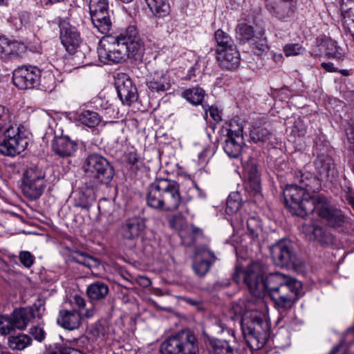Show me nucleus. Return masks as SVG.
I'll list each match as a JSON object with an SVG mask.
<instances>
[{
  "label": "nucleus",
  "instance_id": "1",
  "mask_svg": "<svg viewBox=\"0 0 354 354\" xmlns=\"http://www.w3.org/2000/svg\"><path fill=\"white\" fill-rule=\"evenodd\" d=\"M283 197L289 212L301 218L312 215L329 227L337 229L346 223V216L331 201L323 194L310 195L304 187L297 185H287Z\"/></svg>",
  "mask_w": 354,
  "mask_h": 354
},
{
  "label": "nucleus",
  "instance_id": "2",
  "mask_svg": "<svg viewBox=\"0 0 354 354\" xmlns=\"http://www.w3.org/2000/svg\"><path fill=\"white\" fill-rule=\"evenodd\" d=\"M261 297L268 294L278 309L290 308L300 297L301 283L279 272L270 273L260 284Z\"/></svg>",
  "mask_w": 354,
  "mask_h": 354
},
{
  "label": "nucleus",
  "instance_id": "3",
  "mask_svg": "<svg viewBox=\"0 0 354 354\" xmlns=\"http://www.w3.org/2000/svg\"><path fill=\"white\" fill-rule=\"evenodd\" d=\"M232 309L236 316L241 317V328L245 341L249 346H256L257 348L262 347L269 337V324L265 314L251 307L248 303L245 306V311L241 312V307L233 305Z\"/></svg>",
  "mask_w": 354,
  "mask_h": 354
},
{
  "label": "nucleus",
  "instance_id": "4",
  "mask_svg": "<svg viewBox=\"0 0 354 354\" xmlns=\"http://www.w3.org/2000/svg\"><path fill=\"white\" fill-rule=\"evenodd\" d=\"M197 339L189 330H183L166 339L160 345L161 354H197Z\"/></svg>",
  "mask_w": 354,
  "mask_h": 354
},
{
  "label": "nucleus",
  "instance_id": "5",
  "mask_svg": "<svg viewBox=\"0 0 354 354\" xmlns=\"http://www.w3.org/2000/svg\"><path fill=\"white\" fill-rule=\"evenodd\" d=\"M122 33L116 35H106L100 40L97 48L100 60L106 64L120 63L127 58V48L121 40Z\"/></svg>",
  "mask_w": 354,
  "mask_h": 354
},
{
  "label": "nucleus",
  "instance_id": "6",
  "mask_svg": "<svg viewBox=\"0 0 354 354\" xmlns=\"http://www.w3.org/2000/svg\"><path fill=\"white\" fill-rule=\"evenodd\" d=\"M17 124H10L0 134V153L15 156L23 152L28 146L25 132Z\"/></svg>",
  "mask_w": 354,
  "mask_h": 354
},
{
  "label": "nucleus",
  "instance_id": "7",
  "mask_svg": "<svg viewBox=\"0 0 354 354\" xmlns=\"http://www.w3.org/2000/svg\"><path fill=\"white\" fill-rule=\"evenodd\" d=\"M263 274L264 270L262 265L258 262H253L245 270L237 266L232 275V279L239 283L243 278L250 293L255 297H261L260 284L263 283Z\"/></svg>",
  "mask_w": 354,
  "mask_h": 354
},
{
  "label": "nucleus",
  "instance_id": "8",
  "mask_svg": "<svg viewBox=\"0 0 354 354\" xmlns=\"http://www.w3.org/2000/svg\"><path fill=\"white\" fill-rule=\"evenodd\" d=\"M84 171L94 178L97 183L109 184L113 179L115 170L111 162L104 156L91 153L86 158Z\"/></svg>",
  "mask_w": 354,
  "mask_h": 354
},
{
  "label": "nucleus",
  "instance_id": "9",
  "mask_svg": "<svg viewBox=\"0 0 354 354\" xmlns=\"http://www.w3.org/2000/svg\"><path fill=\"white\" fill-rule=\"evenodd\" d=\"M46 186L45 172L37 166L30 167L24 171L21 190L26 198L30 200L38 199Z\"/></svg>",
  "mask_w": 354,
  "mask_h": 354
},
{
  "label": "nucleus",
  "instance_id": "10",
  "mask_svg": "<svg viewBox=\"0 0 354 354\" xmlns=\"http://www.w3.org/2000/svg\"><path fill=\"white\" fill-rule=\"evenodd\" d=\"M35 317L33 309L28 308L15 309L10 315H1L0 316V333L6 335L16 329L24 330Z\"/></svg>",
  "mask_w": 354,
  "mask_h": 354
},
{
  "label": "nucleus",
  "instance_id": "11",
  "mask_svg": "<svg viewBox=\"0 0 354 354\" xmlns=\"http://www.w3.org/2000/svg\"><path fill=\"white\" fill-rule=\"evenodd\" d=\"M88 8L93 26L99 32L106 35L112 27L109 1L90 0Z\"/></svg>",
  "mask_w": 354,
  "mask_h": 354
},
{
  "label": "nucleus",
  "instance_id": "12",
  "mask_svg": "<svg viewBox=\"0 0 354 354\" xmlns=\"http://www.w3.org/2000/svg\"><path fill=\"white\" fill-rule=\"evenodd\" d=\"M272 259L275 265L281 268L297 265V257L289 240L281 239L270 248Z\"/></svg>",
  "mask_w": 354,
  "mask_h": 354
},
{
  "label": "nucleus",
  "instance_id": "13",
  "mask_svg": "<svg viewBox=\"0 0 354 354\" xmlns=\"http://www.w3.org/2000/svg\"><path fill=\"white\" fill-rule=\"evenodd\" d=\"M122 33L121 40L124 41V46L127 48V58L135 63L142 62L145 48L136 27L129 26Z\"/></svg>",
  "mask_w": 354,
  "mask_h": 354
},
{
  "label": "nucleus",
  "instance_id": "14",
  "mask_svg": "<svg viewBox=\"0 0 354 354\" xmlns=\"http://www.w3.org/2000/svg\"><path fill=\"white\" fill-rule=\"evenodd\" d=\"M165 212H173L178 209L181 203H187L192 199L190 196L183 198L180 193V185L175 180L161 179Z\"/></svg>",
  "mask_w": 354,
  "mask_h": 354
},
{
  "label": "nucleus",
  "instance_id": "15",
  "mask_svg": "<svg viewBox=\"0 0 354 354\" xmlns=\"http://www.w3.org/2000/svg\"><path fill=\"white\" fill-rule=\"evenodd\" d=\"M41 71L36 66H21L13 72L12 81L19 89L33 88L39 86Z\"/></svg>",
  "mask_w": 354,
  "mask_h": 354
},
{
  "label": "nucleus",
  "instance_id": "16",
  "mask_svg": "<svg viewBox=\"0 0 354 354\" xmlns=\"http://www.w3.org/2000/svg\"><path fill=\"white\" fill-rule=\"evenodd\" d=\"M115 86L118 97L123 104L129 106L138 100L137 88L127 74L117 75L115 79Z\"/></svg>",
  "mask_w": 354,
  "mask_h": 354
},
{
  "label": "nucleus",
  "instance_id": "17",
  "mask_svg": "<svg viewBox=\"0 0 354 354\" xmlns=\"http://www.w3.org/2000/svg\"><path fill=\"white\" fill-rule=\"evenodd\" d=\"M194 253L195 259L192 263V269L197 276L204 277L217 258L214 252L205 245L196 247Z\"/></svg>",
  "mask_w": 354,
  "mask_h": 354
},
{
  "label": "nucleus",
  "instance_id": "18",
  "mask_svg": "<svg viewBox=\"0 0 354 354\" xmlns=\"http://www.w3.org/2000/svg\"><path fill=\"white\" fill-rule=\"evenodd\" d=\"M58 24L62 44L69 53L75 52L82 44L80 32L75 26L68 23L67 19L59 18Z\"/></svg>",
  "mask_w": 354,
  "mask_h": 354
},
{
  "label": "nucleus",
  "instance_id": "19",
  "mask_svg": "<svg viewBox=\"0 0 354 354\" xmlns=\"http://www.w3.org/2000/svg\"><path fill=\"white\" fill-rule=\"evenodd\" d=\"M244 145V138L241 127H238L236 129H230L227 130L223 149L229 157L233 158H239Z\"/></svg>",
  "mask_w": 354,
  "mask_h": 354
},
{
  "label": "nucleus",
  "instance_id": "20",
  "mask_svg": "<svg viewBox=\"0 0 354 354\" xmlns=\"http://www.w3.org/2000/svg\"><path fill=\"white\" fill-rule=\"evenodd\" d=\"M317 175L322 180L333 182L338 176V172L333 158L326 154L319 155L314 161Z\"/></svg>",
  "mask_w": 354,
  "mask_h": 354
},
{
  "label": "nucleus",
  "instance_id": "21",
  "mask_svg": "<svg viewBox=\"0 0 354 354\" xmlns=\"http://www.w3.org/2000/svg\"><path fill=\"white\" fill-rule=\"evenodd\" d=\"M145 227L143 218L138 216L129 218L122 223L120 234L124 240L134 241L143 232Z\"/></svg>",
  "mask_w": 354,
  "mask_h": 354
},
{
  "label": "nucleus",
  "instance_id": "22",
  "mask_svg": "<svg viewBox=\"0 0 354 354\" xmlns=\"http://www.w3.org/2000/svg\"><path fill=\"white\" fill-rule=\"evenodd\" d=\"M303 232L310 241H315L322 245L333 243L334 237L326 227L313 223L303 227Z\"/></svg>",
  "mask_w": 354,
  "mask_h": 354
},
{
  "label": "nucleus",
  "instance_id": "23",
  "mask_svg": "<svg viewBox=\"0 0 354 354\" xmlns=\"http://www.w3.org/2000/svg\"><path fill=\"white\" fill-rule=\"evenodd\" d=\"M161 179L151 183L147 187L146 203L148 207L158 211L165 212Z\"/></svg>",
  "mask_w": 354,
  "mask_h": 354
},
{
  "label": "nucleus",
  "instance_id": "24",
  "mask_svg": "<svg viewBox=\"0 0 354 354\" xmlns=\"http://www.w3.org/2000/svg\"><path fill=\"white\" fill-rule=\"evenodd\" d=\"M24 44L0 35V58L2 59H12L17 58L24 52Z\"/></svg>",
  "mask_w": 354,
  "mask_h": 354
},
{
  "label": "nucleus",
  "instance_id": "25",
  "mask_svg": "<svg viewBox=\"0 0 354 354\" xmlns=\"http://www.w3.org/2000/svg\"><path fill=\"white\" fill-rule=\"evenodd\" d=\"M52 149L57 156L66 158L74 154L77 150V144L68 136L56 137L52 141Z\"/></svg>",
  "mask_w": 354,
  "mask_h": 354
},
{
  "label": "nucleus",
  "instance_id": "26",
  "mask_svg": "<svg viewBox=\"0 0 354 354\" xmlns=\"http://www.w3.org/2000/svg\"><path fill=\"white\" fill-rule=\"evenodd\" d=\"M81 319V313H78L76 310H61L57 322L62 328L73 330L80 327Z\"/></svg>",
  "mask_w": 354,
  "mask_h": 354
},
{
  "label": "nucleus",
  "instance_id": "27",
  "mask_svg": "<svg viewBox=\"0 0 354 354\" xmlns=\"http://www.w3.org/2000/svg\"><path fill=\"white\" fill-rule=\"evenodd\" d=\"M146 84L152 92H165L171 87L169 76L162 71L151 73L148 77Z\"/></svg>",
  "mask_w": 354,
  "mask_h": 354
},
{
  "label": "nucleus",
  "instance_id": "28",
  "mask_svg": "<svg viewBox=\"0 0 354 354\" xmlns=\"http://www.w3.org/2000/svg\"><path fill=\"white\" fill-rule=\"evenodd\" d=\"M235 222H239L241 227H244L245 223L250 235L252 239L259 237L261 232V221L255 214H249L243 215L241 213L236 214Z\"/></svg>",
  "mask_w": 354,
  "mask_h": 354
},
{
  "label": "nucleus",
  "instance_id": "29",
  "mask_svg": "<svg viewBox=\"0 0 354 354\" xmlns=\"http://www.w3.org/2000/svg\"><path fill=\"white\" fill-rule=\"evenodd\" d=\"M217 59L223 68L230 70L237 68L240 63V54L236 45L218 53Z\"/></svg>",
  "mask_w": 354,
  "mask_h": 354
},
{
  "label": "nucleus",
  "instance_id": "30",
  "mask_svg": "<svg viewBox=\"0 0 354 354\" xmlns=\"http://www.w3.org/2000/svg\"><path fill=\"white\" fill-rule=\"evenodd\" d=\"M109 292L107 283L97 281L87 286L86 293L92 303L103 301Z\"/></svg>",
  "mask_w": 354,
  "mask_h": 354
},
{
  "label": "nucleus",
  "instance_id": "31",
  "mask_svg": "<svg viewBox=\"0 0 354 354\" xmlns=\"http://www.w3.org/2000/svg\"><path fill=\"white\" fill-rule=\"evenodd\" d=\"M95 201V194L93 186L85 185L79 190L75 198V206L88 209Z\"/></svg>",
  "mask_w": 354,
  "mask_h": 354
},
{
  "label": "nucleus",
  "instance_id": "32",
  "mask_svg": "<svg viewBox=\"0 0 354 354\" xmlns=\"http://www.w3.org/2000/svg\"><path fill=\"white\" fill-rule=\"evenodd\" d=\"M266 6L270 7V11L277 17L285 19L290 17L293 12L294 0H279V2L274 3V5H269L267 3Z\"/></svg>",
  "mask_w": 354,
  "mask_h": 354
},
{
  "label": "nucleus",
  "instance_id": "33",
  "mask_svg": "<svg viewBox=\"0 0 354 354\" xmlns=\"http://www.w3.org/2000/svg\"><path fill=\"white\" fill-rule=\"evenodd\" d=\"M110 333V326L105 319H100L93 324L88 328V334L93 339L101 338L106 339Z\"/></svg>",
  "mask_w": 354,
  "mask_h": 354
},
{
  "label": "nucleus",
  "instance_id": "34",
  "mask_svg": "<svg viewBox=\"0 0 354 354\" xmlns=\"http://www.w3.org/2000/svg\"><path fill=\"white\" fill-rule=\"evenodd\" d=\"M208 349L212 354H234L229 342L219 339H209Z\"/></svg>",
  "mask_w": 354,
  "mask_h": 354
},
{
  "label": "nucleus",
  "instance_id": "35",
  "mask_svg": "<svg viewBox=\"0 0 354 354\" xmlns=\"http://www.w3.org/2000/svg\"><path fill=\"white\" fill-rule=\"evenodd\" d=\"M77 120L89 128H93L97 126L102 120L97 112L91 110H82L77 114Z\"/></svg>",
  "mask_w": 354,
  "mask_h": 354
},
{
  "label": "nucleus",
  "instance_id": "36",
  "mask_svg": "<svg viewBox=\"0 0 354 354\" xmlns=\"http://www.w3.org/2000/svg\"><path fill=\"white\" fill-rule=\"evenodd\" d=\"M182 97L193 105H199L205 97V91L198 86L187 88L182 92Z\"/></svg>",
  "mask_w": 354,
  "mask_h": 354
},
{
  "label": "nucleus",
  "instance_id": "37",
  "mask_svg": "<svg viewBox=\"0 0 354 354\" xmlns=\"http://www.w3.org/2000/svg\"><path fill=\"white\" fill-rule=\"evenodd\" d=\"M214 38L217 44L216 49L217 54L235 45L232 38L221 29L215 32Z\"/></svg>",
  "mask_w": 354,
  "mask_h": 354
},
{
  "label": "nucleus",
  "instance_id": "38",
  "mask_svg": "<svg viewBox=\"0 0 354 354\" xmlns=\"http://www.w3.org/2000/svg\"><path fill=\"white\" fill-rule=\"evenodd\" d=\"M72 261L88 268H97L100 263L95 257L82 251H75L71 255Z\"/></svg>",
  "mask_w": 354,
  "mask_h": 354
},
{
  "label": "nucleus",
  "instance_id": "39",
  "mask_svg": "<svg viewBox=\"0 0 354 354\" xmlns=\"http://www.w3.org/2000/svg\"><path fill=\"white\" fill-rule=\"evenodd\" d=\"M321 180H322L318 176L315 177L308 173L301 176L300 185L304 187L306 193L317 192L321 188Z\"/></svg>",
  "mask_w": 354,
  "mask_h": 354
},
{
  "label": "nucleus",
  "instance_id": "40",
  "mask_svg": "<svg viewBox=\"0 0 354 354\" xmlns=\"http://www.w3.org/2000/svg\"><path fill=\"white\" fill-rule=\"evenodd\" d=\"M147 3L157 17H164L170 12L168 0H149Z\"/></svg>",
  "mask_w": 354,
  "mask_h": 354
},
{
  "label": "nucleus",
  "instance_id": "41",
  "mask_svg": "<svg viewBox=\"0 0 354 354\" xmlns=\"http://www.w3.org/2000/svg\"><path fill=\"white\" fill-rule=\"evenodd\" d=\"M71 304L78 313H81V316H84L87 318H91L94 315L95 309L91 307L85 309L86 300L80 295H75L71 300Z\"/></svg>",
  "mask_w": 354,
  "mask_h": 354
},
{
  "label": "nucleus",
  "instance_id": "42",
  "mask_svg": "<svg viewBox=\"0 0 354 354\" xmlns=\"http://www.w3.org/2000/svg\"><path fill=\"white\" fill-rule=\"evenodd\" d=\"M31 338L25 334H19L16 336H10L8 338V346L12 350L21 351L30 345Z\"/></svg>",
  "mask_w": 354,
  "mask_h": 354
},
{
  "label": "nucleus",
  "instance_id": "43",
  "mask_svg": "<svg viewBox=\"0 0 354 354\" xmlns=\"http://www.w3.org/2000/svg\"><path fill=\"white\" fill-rule=\"evenodd\" d=\"M236 39L241 43H245L254 37L253 28L247 24H238L236 28Z\"/></svg>",
  "mask_w": 354,
  "mask_h": 354
},
{
  "label": "nucleus",
  "instance_id": "44",
  "mask_svg": "<svg viewBox=\"0 0 354 354\" xmlns=\"http://www.w3.org/2000/svg\"><path fill=\"white\" fill-rule=\"evenodd\" d=\"M241 206V198L239 192L230 194L226 201L225 212L227 214L236 213Z\"/></svg>",
  "mask_w": 354,
  "mask_h": 354
},
{
  "label": "nucleus",
  "instance_id": "45",
  "mask_svg": "<svg viewBox=\"0 0 354 354\" xmlns=\"http://www.w3.org/2000/svg\"><path fill=\"white\" fill-rule=\"evenodd\" d=\"M90 48L86 44H81L75 52L71 54L73 55V59L79 65H88L89 62H87V57L89 55Z\"/></svg>",
  "mask_w": 354,
  "mask_h": 354
},
{
  "label": "nucleus",
  "instance_id": "46",
  "mask_svg": "<svg viewBox=\"0 0 354 354\" xmlns=\"http://www.w3.org/2000/svg\"><path fill=\"white\" fill-rule=\"evenodd\" d=\"M250 136L254 142H263L270 139L271 133L263 127H254L250 131Z\"/></svg>",
  "mask_w": 354,
  "mask_h": 354
},
{
  "label": "nucleus",
  "instance_id": "47",
  "mask_svg": "<svg viewBox=\"0 0 354 354\" xmlns=\"http://www.w3.org/2000/svg\"><path fill=\"white\" fill-rule=\"evenodd\" d=\"M12 117L10 110L7 107L0 105V134L10 124H13Z\"/></svg>",
  "mask_w": 354,
  "mask_h": 354
},
{
  "label": "nucleus",
  "instance_id": "48",
  "mask_svg": "<svg viewBox=\"0 0 354 354\" xmlns=\"http://www.w3.org/2000/svg\"><path fill=\"white\" fill-rule=\"evenodd\" d=\"M21 264L26 268H30L35 263V258L29 251H21L19 254Z\"/></svg>",
  "mask_w": 354,
  "mask_h": 354
},
{
  "label": "nucleus",
  "instance_id": "49",
  "mask_svg": "<svg viewBox=\"0 0 354 354\" xmlns=\"http://www.w3.org/2000/svg\"><path fill=\"white\" fill-rule=\"evenodd\" d=\"M268 48V46L266 37L256 38L252 46V50L254 54L261 55L264 52H266Z\"/></svg>",
  "mask_w": 354,
  "mask_h": 354
},
{
  "label": "nucleus",
  "instance_id": "50",
  "mask_svg": "<svg viewBox=\"0 0 354 354\" xmlns=\"http://www.w3.org/2000/svg\"><path fill=\"white\" fill-rule=\"evenodd\" d=\"M40 80L39 86H41V89L46 92H51L54 89L55 80L53 75L49 73L43 77H41Z\"/></svg>",
  "mask_w": 354,
  "mask_h": 354
},
{
  "label": "nucleus",
  "instance_id": "51",
  "mask_svg": "<svg viewBox=\"0 0 354 354\" xmlns=\"http://www.w3.org/2000/svg\"><path fill=\"white\" fill-rule=\"evenodd\" d=\"M125 160L132 168L139 169L142 165V161L136 151H130L125 155Z\"/></svg>",
  "mask_w": 354,
  "mask_h": 354
},
{
  "label": "nucleus",
  "instance_id": "52",
  "mask_svg": "<svg viewBox=\"0 0 354 354\" xmlns=\"http://www.w3.org/2000/svg\"><path fill=\"white\" fill-rule=\"evenodd\" d=\"M301 48L299 44H289L284 46L283 52L286 57L296 56L301 53Z\"/></svg>",
  "mask_w": 354,
  "mask_h": 354
},
{
  "label": "nucleus",
  "instance_id": "53",
  "mask_svg": "<svg viewBox=\"0 0 354 354\" xmlns=\"http://www.w3.org/2000/svg\"><path fill=\"white\" fill-rule=\"evenodd\" d=\"M292 132L297 136H304L306 133V127L305 124L300 120L295 122Z\"/></svg>",
  "mask_w": 354,
  "mask_h": 354
},
{
  "label": "nucleus",
  "instance_id": "54",
  "mask_svg": "<svg viewBox=\"0 0 354 354\" xmlns=\"http://www.w3.org/2000/svg\"><path fill=\"white\" fill-rule=\"evenodd\" d=\"M30 334L38 342H41L45 338V331L40 326H33L30 329Z\"/></svg>",
  "mask_w": 354,
  "mask_h": 354
},
{
  "label": "nucleus",
  "instance_id": "55",
  "mask_svg": "<svg viewBox=\"0 0 354 354\" xmlns=\"http://www.w3.org/2000/svg\"><path fill=\"white\" fill-rule=\"evenodd\" d=\"M29 308L33 309L35 317L41 318L45 310L44 301L42 300H38L33 304L32 307H30Z\"/></svg>",
  "mask_w": 354,
  "mask_h": 354
},
{
  "label": "nucleus",
  "instance_id": "56",
  "mask_svg": "<svg viewBox=\"0 0 354 354\" xmlns=\"http://www.w3.org/2000/svg\"><path fill=\"white\" fill-rule=\"evenodd\" d=\"M208 111H209V114L210 115V117L216 122H219L220 121H221L222 118H221V115L220 114V112L218 110V109L215 108V107H213V106H210L208 109Z\"/></svg>",
  "mask_w": 354,
  "mask_h": 354
},
{
  "label": "nucleus",
  "instance_id": "57",
  "mask_svg": "<svg viewBox=\"0 0 354 354\" xmlns=\"http://www.w3.org/2000/svg\"><path fill=\"white\" fill-rule=\"evenodd\" d=\"M230 284V280L229 279H225L224 280L216 281L214 286L213 288L215 290H219L220 289L228 287Z\"/></svg>",
  "mask_w": 354,
  "mask_h": 354
},
{
  "label": "nucleus",
  "instance_id": "58",
  "mask_svg": "<svg viewBox=\"0 0 354 354\" xmlns=\"http://www.w3.org/2000/svg\"><path fill=\"white\" fill-rule=\"evenodd\" d=\"M249 178L250 180H254V183L259 185V180L257 178V168L256 165H252L248 171Z\"/></svg>",
  "mask_w": 354,
  "mask_h": 354
},
{
  "label": "nucleus",
  "instance_id": "59",
  "mask_svg": "<svg viewBox=\"0 0 354 354\" xmlns=\"http://www.w3.org/2000/svg\"><path fill=\"white\" fill-rule=\"evenodd\" d=\"M181 299L185 303L195 307H198L201 304V302L198 299H192L187 297H182Z\"/></svg>",
  "mask_w": 354,
  "mask_h": 354
},
{
  "label": "nucleus",
  "instance_id": "60",
  "mask_svg": "<svg viewBox=\"0 0 354 354\" xmlns=\"http://www.w3.org/2000/svg\"><path fill=\"white\" fill-rule=\"evenodd\" d=\"M321 66L325 69L327 72H337L338 71L337 68H336L333 64L331 62H323L321 64Z\"/></svg>",
  "mask_w": 354,
  "mask_h": 354
},
{
  "label": "nucleus",
  "instance_id": "61",
  "mask_svg": "<svg viewBox=\"0 0 354 354\" xmlns=\"http://www.w3.org/2000/svg\"><path fill=\"white\" fill-rule=\"evenodd\" d=\"M328 354H344L342 344L335 346Z\"/></svg>",
  "mask_w": 354,
  "mask_h": 354
},
{
  "label": "nucleus",
  "instance_id": "62",
  "mask_svg": "<svg viewBox=\"0 0 354 354\" xmlns=\"http://www.w3.org/2000/svg\"><path fill=\"white\" fill-rule=\"evenodd\" d=\"M194 188L197 190L198 194L201 198L205 197V194L198 187L196 184L194 185Z\"/></svg>",
  "mask_w": 354,
  "mask_h": 354
},
{
  "label": "nucleus",
  "instance_id": "63",
  "mask_svg": "<svg viewBox=\"0 0 354 354\" xmlns=\"http://www.w3.org/2000/svg\"><path fill=\"white\" fill-rule=\"evenodd\" d=\"M62 351L59 346H56L54 350L50 351L48 354H61Z\"/></svg>",
  "mask_w": 354,
  "mask_h": 354
},
{
  "label": "nucleus",
  "instance_id": "64",
  "mask_svg": "<svg viewBox=\"0 0 354 354\" xmlns=\"http://www.w3.org/2000/svg\"><path fill=\"white\" fill-rule=\"evenodd\" d=\"M348 204L353 207L354 209V196H349L347 198Z\"/></svg>",
  "mask_w": 354,
  "mask_h": 354
}]
</instances>
